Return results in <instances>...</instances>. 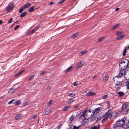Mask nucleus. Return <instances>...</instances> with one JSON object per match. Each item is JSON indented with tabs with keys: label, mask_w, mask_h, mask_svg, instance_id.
Segmentation results:
<instances>
[{
	"label": "nucleus",
	"mask_w": 129,
	"mask_h": 129,
	"mask_svg": "<svg viewBox=\"0 0 129 129\" xmlns=\"http://www.w3.org/2000/svg\"><path fill=\"white\" fill-rule=\"evenodd\" d=\"M119 67L121 69H126L128 68V65L126 61L124 60L121 61L119 63Z\"/></svg>",
	"instance_id": "obj_3"
},
{
	"label": "nucleus",
	"mask_w": 129,
	"mask_h": 129,
	"mask_svg": "<svg viewBox=\"0 0 129 129\" xmlns=\"http://www.w3.org/2000/svg\"><path fill=\"white\" fill-rule=\"evenodd\" d=\"M120 39H121L124 37V35H121L119 36Z\"/></svg>",
	"instance_id": "obj_47"
},
{
	"label": "nucleus",
	"mask_w": 129,
	"mask_h": 129,
	"mask_svg": "<svg viewBox=\"0 0 129 129\" xmlns=\"http://www.w3.org/2000/svg\"><path fill=\"white\" fill-rule=\"evenodd\" d=\"M29 103V102H27L22 104L23 106H25L27 105Z\"/></svg>",
	"instance_id": "obj_38"
},
{
	"label": "nucleus",
	"mask_w": 129,
	"mask_h": 129,
	"mask_svg": "<svg viewBox=\"0 0 129 129\" xmlns=\"http://www.w3.org/2000/svg\"><path fill=\"white\" fill-rule=\"evenodd\" d=\"M125 125V128H128L129 127V120H126V123Z\"/></svg>",
	"instance_id": "obj_15"
},
{
	"label": "nucleus",
	"mask_w": 129,
	"mask_h": 129,
	"mask_svg": "<svg viewBox=\"0 0 129 129\" xmlns=\"http://www.w3.org/2000/svg\"><path fill=\"white\" fill-rule=\"evenodd\" d=\"M31 5V4L29 3H27L25 4L23 6V7H22L25 10L26 9L28 8L29 7H30Z\"/></svg>",
	"instance_id": "obj_10"
},
{
	"label": "nucleus",
	"mask_w": 129,
	"mask_h": 129,
	"mask_svg": "<svg viewBox=\"0 0 129 129\" xmlns=\"http://www.w3.org/2000/svg\"><path fill=\"white\" fill-rule=\"evenodd\" d=\"M51 112V110L50 108H47L46 110L44 111V113L45 114L47 115L49 114Z\"/></svg>",
	"instance_id": "obj_11"
},
{
	"label": "nucleus",
	"mask_w": 129,
	"mask_h": 129,
	"mask_svg": "<svg viewBox=\"0 0 129 129\" xmlns=\"http://www.w3.org/2000/svg\"><path fill=\"white\" fill-rule=\"evenodd\" d=\"M26 14V12H24L23 13L20 14V16L21 18L22 17H24Z\"/></svg>",
	"instance_id": "obj_23"
},
{
	"label": "nucleus",
	"mask_w": 129,
	"mask_h": 129,
	"mask_svg": "<svg viewBox=\"0 0 129 129\" xmlns=\"http://www.w3.org/2000/svg\"><path fill=\"white\" fill-rule=\"evenodd\" d=\"M85 92L87 94L86 95H88V93H89V91L88 90H86Z\"/></svg>",
	"instance_id": "obj_55"
},
{
	"label": "nucleus",
	"mask_w": 129,
	"mask_h": 129,
	"mask_svg": "<svg viewBox=\"0 0 129 129\" xmlns=\"http://www.w3.org/2000/svg\"><path fill=\"white\" fill-rule=\"evenodd\" d=\"M52 100H51L48 103V104L47 105L48 106H50L52 105Z\"/></svg>",
	"instance_id": "obj_32"
},
{
	"label": "nucleus",
	"mask_w": 129,
	"mask_h": 129,
	"mask_svg": "<svg viewBox=\"0 0 129 129\" xmlns=\"http://www.w3.org/2000/svg\"><path fill=\"white\" fill-rule=\"evenodd\" d=\"M120 39V37H119V36H118L117 38H116V40H119V39Z\"/></svg>",
	"instance_id": "obj_60"
},
{
	"label": "nucleus",
	"mask_w": 129,
	"mask_h": 129,
	"mask_svg": "<svg viewBox=\"0 0 129 129\" xmlns=\"http://www.w3.org/2000/svg\"><path fill=\"white\" fill-rule=\"evenodd\" d=\"M21 103V102H20V101H19L18 102H16V103L15 104L16 105H19Z\"/></svg>",
	"instance_id": "obj_39"
},
{
	"label": "nucleus",
	"mask_w": 129,
	"mask_h": 129,
	"mask_svg": "<svg viewBox=\"0 0 129 129\" xmlns=\"http://www.w3.org/2000/svg\"><path fill=\"white\" fill-rule=\"evenodd\" d=\"M78 33H76L73 35L72 36V38H76L78 35Z\"/></svg>",
	"instance_id": "obj_28"
},
{
	"label": "nucleus",
	"mask_w": 129,
	"mask_h": 129,
	"mask_svg": "<svg viewBox=\"0 0 129 129\" xmlns=\"http://www.w3.org/2000/svg\"><path fill=\"white\" fill-rule=\"evenodd\" d=\"M19 22V21L18 20L17 21L15 22V23H18V22Z\"/></svg>",
	"instance_id": "obj_64"
},
{
	"label": "nucleus",
	"mask_w": 129,
	"mask_h": 129,
	"mask_svg": "<svg viewBox=\"0 0 129 129\" xmlns=\"http://www.w3.org/2000/svg\"><path fill=\"white\" fill-rule=\"evenodd\" d=\"M3 23V21L2 20H0V25Z\"/></svg>",
	"instance_id": "obj_62"
},
{
	"label": "nucleus",
	"mask_w": 129,
	"mask_h": 129,
	"mask_svg": "<svg viewBox=\"0 0 129 129\" xmlns=\"http://www.w3.org/2000/svg\"><path fill=\"white\" fill-rule=\"evenodd\" d=\"M102 109V108L101 107H99L96 109L94 111V114L95 113H99Z\"/></svg>",
	"instance_id": "obj_12"
},
{
	"label": "nucleus",
	"mask_w": 129,
	"mask_h": 129,
	"mask_svg": "<svg viewBox=\"0 0 129 129\" xmlns=\"http://www.w3.org/2000/svg\"><path fill=\"white\" fill-rule=\"evenodd\" d=\"M45 72H42L41 73H40V75L44 74H45Z\"/></svg>",
	"instance_id": "obj_57"
},
{
	"label": "nucleus",
	"mask_w": 129,
	"mask_h": 129,
	"mask_svg": "<svg viewBox=\"0 0 129 129\" xmlns=\"http://www.w3.org/2000/svg\"><path fill=\"white\" fill-rule=\"evenodd\" d=\"M126 121V119L125 117H124L120 119H119L115 125H114L113 127L114 128H117L118 127H123V128H126L125 127V125Z\"/></svg>",
	"instance_id": "obj_1"
},
{
	"label": "nucleus",
	"mask_w": 129,
	"mask_h": 129,
	"mask_svg": "<svg viewBox=\"0 0 129 129\" xmlns=\"http://www.w3.org/2000/svg\"><path fill=\"white\" fill-rule=\"evenodd\" d=\"M117 94L120 96H122L124 94L123 92L120 91L118 92Z\"/></svg>",
	"instance_id": "obj_27"
},
{
	"label": "nucleus",
	"mask_w": 129,
	"mask_h": 129,
	"mask_svg": "<svg viewBox=\"0 0 129 129\" xmlns=\"http://www.w3.org/2000/svg\"><path fill=\"white\" fill-rule=\"evenodd\" d=\"M15 90L16 89L14 88H12L9 90L8 91V92L9 93H11L14 92Z\"/></svg>",
	"instance_id": "obj_17"
},
{
	"label": "nucleus",
	"mask_w": 129,
	"mask_h": 129,
	"mask_svg": "<svg viewBox=\"0 0 129 129\" xmlns=\"http://www.w3.org/2000/svg\"><path fill=\"white\" fill-rule=\"evenodd\" d=\"M94 114V111L91 109L86 111V115H85V118L88 119Z\"/></svg>",
	"instance_id": "obj_4"
},
{
	"label": "nucleus",
	"mask_w": 129,
	"mask_h": 129,
	"mask_svg": "<svg viewBox=\"0 0 129 129\" xmlns=\"http://www.w3.org/2000/svg\"><path fill=\"white\" fill-rule=\"evenodd\" d=\"M20 26L19 25H17L15 26L14 28V29L16 30Z\"/></svg>",
	"instance_id": "obj_49"
},
{
	"label": "nucleus",
	"mask_w": 129,
	"mask_h": 129,
	"mask_svg": "<svg viewBox=\"0 0 129 129\" xmlns=\"http://www.w3.org/2000/svg\"><path fill=\"white\" fill-rule=\"evenodd\" d=\"M72 66H70L69 68H68L66 70L64 71L66 73L68 72H69L71 70L72 68Z\"/></svg>",
	"instance_id": "obj_20"
},
{
	"label": "nucleus",
	"mask_w": 129,
	"mask_h": 129,
	"mask_svg": "<svg viewBox=\"0 0 129 129\" xmlns=\"http://www.w3.org/2000/svg\"><path fill=\"white\" fill-rule=\"evenodd\" d=\"M107 105L108 106V108H109V106H110V103L109 102H107Z\"/></svg>",
	"instance_id": "obj_56"
},
{
	"label": "nucleus",
	"mask_w": 129,
	"mask_h": 129,
	"mask_svg": "<svg viewBox=\"0 0 129 129\" xmlns=\"http://www.w3.org/2000/svg\"><path fill=\"white\" fill-rule=\"evenodd\" d=\"M34 76H35V75H32L31 76H30V77L29 78V79L28 80L29 81L30 80H31L33 79L34 78Z\"/></svg>",
	"instance_id": "obj_40"
},
{
	"label": "nucleus",
	"mask_w": 129,
	"mask_h": 129,
	"mask_svg": "<svg viewBox=\"0 0 129 129\" xmlns=\"http://www.w3.org/2000/svg\"><path fill=\"white\" fill-rule=\"evenodd\" d=\"M123 33V32L122 31H118L117 33L116 34L117 35H121Z\"/></svg>",
	"instance_id": "obj_37"
},
{
	"label": "nucleus",
	"mask_w": 129,
	"mask_h": 129,
	"mask_svg": "<svg viewBox=\"0 0 129 129\" xmlns=\"http://www.w3.org/2000/svg\"><path fill=\"white\" fill-rule=\"evenodd\" d=\"M15 118L16 119V120H18L20 118V115H16L15 117Z\"/></svg>",
	"instance_id": "obj_33"
},
{
	"label": "nucleus",
	"mask_w": 129,
	"mask_h": 129,
	"mask_svg": "<svg viewBox=\"0 0 129 129\" xmlns=\"http://www.w3.org/2000/svg\"><path fill=\"white\" fill-rule=\"evenodd\" d=\"M107 97V95H104L103 97V99H106Z\"/></svg>",
	"instance_id": "obj_50"
},
{
	"label": "nucleus",
	"mask_w": 129,
	"mask_h": 129,
	"mask_svg": "<svg viewBox=\"0 0 129 129\" xmlns=\"http://www.w3.org/2000/svg\"><path fill=\"white\" fill-rule=\"evenodd\" d=\"M108 76L107 75H106L104 78V80L105 81H107L108 79Z\"/></svg>",
	"instance_id": "obj_29"
},
{
	"label": "nucleus",
	"mask_w": 129,
	"mask_h": 129,
	"mask_svg": "<svg viewBox=\"0 0 129 129\" xmlns=\"http://www.w3.org/2000/svg\"><path fill=\"white\" fill-rule=\"evenodd\" d=\"M120 24H116L115 26L112 27V29L113 30L117 27H118L120 25Z\"/></svg>",
	"instance_id": "obj_24"
},
{
	"label": "nucleus",
	"mask_w": 129,
	"mask_h": 129,
	"mask_svg": "<svg viewBox=\"0 0 129 129\" xmlns=\"http://www.w3.org/2000/svg\"><path fill=\"white\" fill-rule=\"evenodd\" d=\"M15 99H13L12 100H11V101H10V102H9L8 103V104H9V105H10V104H11L12 103V102L13 101H14Z\"/></svg>",
	"instance_id": "obj_48"
},
{
	"label": "nucleus",
	"mask_w": 129,
	"mask_h": 129,
	"mask_svg": "<svg viewBox=\"0 0 129 129\" xmlns=\"http://www.w3.org/2000/svg\"><path fill=\"white\" fill-rule=\"evenodd\" d=\"M95 94V93L93 92H89V93H88V95H86L87 96H90V95H93Z\"/></svg>",
	"instance_id": "obj_21"
},
{
	"label": "nucleus",
	"mask_w": 129,
	"mask_h": 129,
	"mask_svg": "<svg viewBox=\"0 0 129 129\" xmlns=\"http://www.w3.org/2000/svg\"><path fill=\"white\" fill-rule=\"evenodd\" d=\"M13 20V19L12 18H11L9 20V21L8 22V23H11L12 21Z\"/></svg>",
	"instance_id": "obj_45"
},
{
	"label": "nucleus",
	"mask_w": 129,
	"mask_h": 129,
	"mask_svg": "<svg viewBox=\"0 0 129 129\" xmlns=\"http://www.w3.org/2000/svg\"><path fill=\"white\" fill-rule=\"evenodd\" d=\"M104 39V37H102L101 38H100L98 40V41L99 42L102 41Z\"/></svg>",
	"instance_id": "obj_31"
},
{
	"label": "nucleus",
	"mask_w": 129,
	"mask_h": 129,
	"mask_svg": "<svg viewBox=\"0 0 129 129\" xmlns=\"http://www.w3.org/2000/svg\"><path fill=\"white\" fill-rule=\"evenodd\" d=\"M83 65V63L82 61H81L79 62L77 65L76 68V69H78L79 68L82 67Z\"/></svg>",
	"instance_id": "obj_9"
},
{
	"label": "nucleus",
	"mask_w": 129,
	"mask_h": 129,
	"mask_svg": "<svg viewBox=\"0 0 129 129\" xmlns=\"http://www.w3.org/2000/svg\"><path fill=\"white\" fill-rule=\"evenodd\" d=\"M120 78L116 76H115L114 78H113L114 81L115 82V88L116 90H118L122 85V80H120L119 78Z\"/></svg>",
	"instance_id": "obj_2"
},
{
	"label": "nucleus",
	"mask_w": 129,
	"mask_h": 129,
	"mask_svg": "<svg viewBox=\"0 0 129 129\" xmlns=\"http://www.w3.org/2000/svg\"><path fill=\"white\" fill-rule=\"evenodd\" d=\"M34 6H32L29 8L28 11L29 12H33L35 10L34 9Z\"/></svg>",
	"instance_id": "obj_16"
},
{
	"label": "nucleus",
	"mask_w": 129,
	"mask_h": 129,
	"mask_svg": "<svg viewBox=\"0 0 129 129\" xmlns=\"http://www.w3.org/2000/svg\"><path fill=\"white\" fill-rule=\"evenodd\" d=\"M107 118L106 117H105L104 119H103L102 120L101 122L102 123H104V122L106 121V120L107 119Z\"/></svg>",
	"instance_id": "obj_43"
},
{
	"label": "nucleus",
	"mask_w": 129,
	"mask_h": 129,
	"mask_svg": "<svg viewBox=\"0 0 129 129\" xmlns=\"http://www.w3.org/2000/svg\"><path fill=\"white\" fill-rule=\"evenodd\" d=\"M117 112H114L112 113L110 117V119H113L117 117Z\"/></svg>",
	"instance_id": "obj_7"
},
{
	"label": "nucleus",
	"mask_w": 129,
	"mask_h": 129,
	"mask_svg": "<svg viewBox=\"0 0 129 129\" xmlns=\"http://www.w3.org/2000/svg\"><path fill=\"white\" fill-rule=\"evenodd\" d=\"M70 108V106H68L64 107L63 109V111H67L69 110Z\"/></svg>",
	"instance_id": "obj_14"
},
{
	"label": "nucleus",
	"mask_w": 129,
	"mask_h": 129,
	"mask_svg": "<svg viewBox=\"0 0 129 129\" xmlns=\"http://www.w3.org/2000/svg\"><path fill=\"white\" fill-rule=\"evenodd\" d=\"M24 71V70H23L21 71L20 72L16 74V76H18L21 74Z\"/></svg>",
	"instance_id": "obj_35"
},
{
	"label": "nucleus",
	"mask_w": 129,
	"mask_h": 129,
	"mask_svg": "<svg viewBox=\"0 0 129 129\" xmlns=\"http://www.w3.org/2000/svg\"><path fill=\"white\" fill-rule=\"evenodd\" d=\"M127 107L126 105L125 104H123L122 105L121 110L122 111H123L124 109L126 108Z\"/></svg>",
	"instance_id": "obj_25"
},
{
	"label": "nucleus",
	"mask_w": 129,
	"mask_h": 129,
	"mask_svg": "<svg viewBox=\"0 0 129 129\" xmlns=\"http://www.w3.org/2000/svg\"><path fill=\"white\" fill-rule=\"evenodd\" d=\"M65 1V0H61L58 2V3L59 4H62Z\"/></svg>",
	"instance_id": "obj_42"
},
{
	"label": "nucleus",
	"mask_w": 129,
	"mask_h": 129,
	"mask_svg": "<svg viewBox=\"0 0 129 129\" xmlns=\"http://www.w3.org/2000/svg\"><path fill=\"white\" fill-rule=\"evenodd\" d=\"M68 95L69 96L71 97H73L75 95V94L74 93H70L68 94Z\"/></svg>",
	"instance_id": "obj_30"
},
{
	"label": "nucleus",
	"mask_w": 129,
	"mask_h": 129,
	"mask_svg": "<svg viewBox=\"0 0 129 129\" xmlns=\"http://www.w3.org/2000/svg\"><path fill=\"white\" fill-rule=\"evenodd\" d=\"M50 86H48L46 88L47 90V91H49L50 89Z\"/></svg>",
	"instance_id": "obj_54"
},
{
	"label": "nucleus",
	"mask_w": 129,
	"mask_h": 129,
	"mask_svg": "<svg viewBox=\"0 0 129 129\" xmlns=\"http://www.w3.org/2000/svg\"><path fill=\"white\" fill-rule=\"evenodd\" d=\"M119 9V8H116V9L115 10V11H118Z\"/></svg>",
	"instance_id": "obj_59"
},
{
	"label": "nucleus",
	"mask_w": 129,
	"mask_h": 129,
	"mask_svg": "<svg viewBox=\"0 0 129 129\" xmlns=\"http://www.w3.org/2000/svg\"><path fill=\"white\" fill-rule=\"evenodd\" d=\"M24 10V9L23 7H22V8H21L19 10V12L20 13H21L23 12V10Z\"/></svg>",
	"instance_id": "obj_36"
},
{
	"label": "nucleus",
	"mask_w": 129,
	"mask_h": 129,
	"mask_svg": "<svg viewBox=\"0 0 129 129\" xmlns=\"http://www.w3.org/2000/svg\"><path fill=\"white\" fill-rule=\"evenodd\" d=\"M53 4V3L52 2H51L50 3V5H52Z\"/></svg>",
	"instance_id": "obj_63"
},
{
	"label": "nucleus",
	"mask_w": 129,
	"mask_h": 129,
	"mask_svg": "<svg viewBox=\"0 0 129 129\" xmlns=\"http://www.w3.org/2000/svg\"><path fill=\"white\" fill-rule=\"evenodd\" d=\"M14 6L12 3H10L6 8V10L8 12H11L14 8Z\"/></svg>",
	"instance_id": "obj_6"
},
{
	"label": "nucleus",
	"mask_w": 129,
	"mask_h": 129,
	"mask_svg": "<svg viewBox=\"0 0 129 129\" xmlns=\"http://www.w3.org/2000/svg\"><path fill=\"white\" fill-rule=\"evenodd\" d=\"M15 99V100H14V101H13L12 102V103L14 104H16V102H17V100L15 99Z\"/></svg>",
	"instance_id": "obj_51"
},
{
	"label": "nucleus",
	"mask_w": 129,
	"mask_h": 129,
	"mask_svg": "<svg viewBox=\"0 0 129 129\" xmlns=\"http://www.w3.org/2000/svg\"><path fill=\"white\" fill-rule=\"evenodd\" d=\"M112 112L111 109L109 110L104 115V117H105L107 118L110 114H111Z\"/></svg>",
	"instance_id": "obj_8"
},
{
	"label": "nucleus",
	"mask_w": 129,
	"mask_h": 129,
	"mask_svg": "<svg viewBox=\"0 0 129 129\" xmlns=\"http://www.w3.org/2000/svg\"><path fill=\"white\" fill-rule=\"evenodd\" d=\"M127 49L126 48H125L123 50V55L124 56L125 55L126 53V51Z\"/></svg>",
	"instance_id": "obj_34"
},
{
	"label": "nucleus",
	"mask_w": 129,
	"mask_h": 129,
	"mask_svg": "<svg viewBox=\"0 0 129 129\" xmlns=\"http://www.w3.org/2000/svg\"><path fill=\"white\" fill-rule=\"evenodd\" d=\"M36 115L32 116H31V118H32V119H35V118H36Z\"/></svg>",
	"instance_id": "obj_46"
},
{
	"label": "nucleus",
	"mask_w": 129,
	"mask_h": 129,
	"mask_svg": "<svg viewBox=\"0 0 129 129\" xmlns=\"http://www.w3.org/2000/svg\"><path fill=\"white\" fill-rule=\"evenodd\" d=\"M86 115V111H84L82 112L80 114V116L81 117L84 116L85 118V115Z\"/></svg>",
	"instance_id": "obj_19"
},
{
	"label": "nucleus",
	"mask_w": 129,
	"mask_h": 129,
	"mask_svg": "<svg viewBox=\"0 0 129 129\" xmlns=\"http://www.w3.org/2000/svg\"><path fill=\"white\" fill-rule=\"evenodd\" d=\"M125 60L126 61V62H127V64L128 65V68H129V59L128 60H127L126 59H125Z\"/></svg>",
	"instance_id": "obj_52"
},
{
	"label": "nucleus",
	"mask_w": 129,
	"mask_h": 129,
	"mask_svg": "<svg viewBox=\"0 0 129 129\" xmlns=\"http://www.w3.org/2000/svg\"><path fill=\"white\" fill-rule=\"evenodd\" d=\"M100 127V125L99 124L98 126H95L93 127H92L90 129H99V127Z\"/></svg>",
	"instance_id": "obj_22"
},
{
	"label": "nucleus",
	"mask_w": 129,
	"mask_h": 129,
	"mask_svg": "<svg viewBox=\"0 0 129 129\" xmlns=\"http://www.w3.org/2000/svg\"><path fill=\"white\" fill-rule=\"evenodd\" d=\"M79 106L78 105H76L75 107L74 108H77Z\"/></svg>",
	"instance_id": "obj_61"
},
{
	"label": "nucleus",
	"mask_w": 129,
	"mask_h": 129,
	"mask_svg": "<svg viewBox=\"0 0 129 129\" xmlns=\"http://www.w3.org/2000/svg\"><path fill=\"white\" fill-rule=\"evenodd\" d=\"M87 52V51L86 50H84L83 51H82L81 52L79 53V55L80 56H81L83 54L86 53Z\"/></svg>",
	"instance_id": "obj_18"
},
{
	"label": "nucleus",
	"mask_w": 129,
	"mask_h": 129,
	"mask_svg": "<svg viewBox=\"0 0 129 129\" xmlns=\"http://www.w3.org/2000/svg\"><path fill=\"white\" fill-rule=\"evenodd\" d=\"M73 85L74 86H76L78 84L77 82H74Z\"/></svg>",
	"instance_id": "obj_53"
},
{
	"label": "nucleus",
	"mask_w": 129,
	"mask_h": 129,
	"mask_svg": "<svg viewBox=\"0 0 129 129\" xmlns=\"http://www.w3.org/2000/svg\"><path fill=\"white\" fill-rule=\"evenodd\" d=\"M80 127V126L77 127L75 125L73 127V129H78Z\"/></svg>",
	"instance_id": "obj_41"
},
{
	"label": "nucleus",
	"mask_w": 129,
	"mask_h": 129,
	"mask_svg": "<svg viewBox=\"0 0 129 129\" xmlns=\"http://www.w3.org/2000/svg\"><path fill=\"white\" fill-rule=\"evenodd\" d=\"M74 101L73 99H69L67 100V103L69 104H70Z\"/></svg>",
	"instance_id": "obj_26"
},
{
	"label": "nucleus",
	"mask_w": 129,
	"mask_h": 129,
	"mask_svg": "<svg viewBox=\"0 0 129 129\" xmlns=\"http://www.w3.org/2000/svg\"><path fill=\"white\" fill-rule=\"evenodd\" d=\"M127 69H120L119 68V70L120 72L119 73V75L116 76L120 77V78L121 77L126 74V70Z\"/></svg>",
	"instance_id": "obj_5"
},
{
	"label": "nucleus",
	"mask_w": 129,
	"mask_h": 129,
	"mask_svg": "<svg viewBox=\"0 0 129 129\" xmlns=\"http://www.w3.org/2000/svg\"><path fill=\"white\" fill-rule=\"evenodd\" d=\"M126 86L127 88L128 89H129V81L127 82L126 83Z\"/></svg>",
	"instance_id": "obj_44"
},
{
	"label": "nucleus",
	"mask_w": 129,
	"mask_h": 129,
	"mask_svg": "<svg viewBox=\"0 0 129 129\" xmlns=\"http://www.w3.org/2000/svg\"><path fill=\"white\" fill-rule=\"evenodd\" d=\"M70 121H72L73 119V116H72V117L71 116V117L70 118Z\"/></svg>",
	"instance_id": "obj_58"
},
{
	"label": "nucleus",
	"mask_w": 129,
	"mask_h": 129,
	"mask_svg": "<svg viewBox=\"0 0 129 129\" xmlns=\"http://www.w3.org/2000/svg\"><path fill=\"white\" fill-rule=\"evenodd\" d=\"M39 28L38 27H37L29 31L30 34H33L34 33L35 31L36 30L38 29Z\"/></svg>",
	"instance_id": "obj_13"
}]
</instances>
